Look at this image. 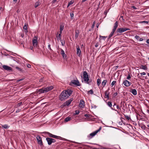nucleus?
Masks as SVG:
<instances>
[{
    "mask_svg": "<svg viewBox=\"0 0 149 149\" xmlns=\"http://www.w3.org/2000/svg\"><path fill=\"white\" fill-rule=\"evenodd\" d=\"M72 92V91L70 90L63 91L59 96V99L61 101H63L66 99L71 95Z\"/></svg>",
    "mask_w": 149,
    "mask_h": 149,
    "instance_id": "nucleus-1",
    "label": "nucleus"
},
{
    "mask_svg": "<svg viewBox=\"0 0 149 149\" xmlns=\"http://www.w3.org/2000/svg\"><path fill=\"white\" fill-rule=\"evenodd\" d=\"M83 79L85 83L89 84L91 85V81L89 80L88 75L86 71H84L83 72Z\"/></svg>",
    "mask_w": 149,
    "mask_h": 149,
    "instance_id": "nucleus-2",
    "label": "nucleus"
},
{
    "mask_svg": "<svg viewBox=\"0 0 149 149\" xmlns=\"http://www.w3.org/2000/svg\"><path fill=\"white\" fill-rule=\"evenodd\" d=\"M130 29L127 28H120L118 29L116 31V32L119 33H122L124 32L127 30H130Z\"/></svg>",
    "mask_w": 149,
    "mask_h": 149,
    "instance_id": "nucleus-3",
    "label": "nucleus"
},
{
    "mask_svg": "<svg viewBox=\"0 0 149 149\" xmlns=\"http://www.w3.org/2000/svg\"><path fill=\"white\" fill-rule=\"evenodd\" d=\"M36 138L38 141V143L40 146L43 145V143L41 137L38 135L36 136Z\"/></svg>",
    "mask_w": 149,
    "mask_h": 149,
    "instance_id": "nucleus-4",
    "label": "nucleus"
},
{
    "mask_svg": "<svg viewBox=\"0 0 149 149\" xmlns=\"http://www.w3.org/2000/svg\"><path fill=\"white\" fill-rule=\"evenodd\" d=\"M2 67L3 69L6 70L8 71H10L12 70V68L11 67L6 65H3L2 66Z\"/></svg>",
    "mask_w": 149,
    "mask_h": 149,
    "instance_id": "nucleus-5",
    "label": "nucleus"
},
{
    "mask_svg": "<svg viewBox=\"0 0 149 149\" xmlns=\"http://www.w3.org/2000/svg\"><path fill=\"white\" fill-rule=\"evenodd\" d=\"M98 131L99 130H96L95 131L91 133L88 136V137L89 139L92 138L97 133Z\"/></svg>",
    "mask_w": 149,
    "mask_h": 149,
    "instance_id": "nucleus-6",
    "label": "nucleus"
},
{
    "mask_svg": "<svg viewBox=\"0 0 149 149\" xmlns=\"http://www.w3.org/2000/svg\"><path fill=\"white\" fill-rule=\"evenodd\" d=\"M124 85L128 87L131 85V82L127 80H124L123 83Z\"/></svg>",
    "mask_w": 149,
    "mask_h": 149,
    "instance_id": "nucleus-7",
    "label": "nucleus"
},
{
    "mask_svg": "<svg viewBox=\"0 0 149 149\" xmlns=\"http://www.w3.org/2000/svg\"><path fill=\"white\" fill-rule=\"evenodd\" d=\"M71 83L75 85H76L77 86H80L79 81L77 79V80H72L71 81Z\"/></svg>",
    "mask_w": 149,
    "mask_h": 149,
    "instance_id": "nucleus-8",
    "label": "nucleus"
},
{
    "mask_svg": "<svg viewBox=\"0 0 149 149\" xmlns=\"http://www.w3.org/2000/svg\"><path fill=\"white\" fill-rule=\"evenodd\" d=\"M46 93L45 88H43L40 89L37 91V93L39 94L43 93Z\"/></svg>",
    "mask_w": 149,
    "mask_h": 149,
    "instance_id": "nucleus-9",
    "label": "nucleus"
},
{
    "mask_svg": "<svg viewBox=\"0 0 149 149\" xmlns=\"http://www.w3.org/2000/svg\"><path fill=\"white\" fill-rule=\"evenodd\" d=\"M81 54V51L79 47L77 45V54L79 56H80Z\"/></svg>",
    "mask_w": 149,
    "mask_h": 149,
    "instance_id": "nucleus-10",
    "label": "nucleus"
},
{
    "mask_svg": "<svg viewBox=\"0 0 149 149\" xmlns=\"http://www.w3.org/2000/svg\"><path fill=\"white\" fill-rule=\"evenodd\" d=\"M73 100V98H71L69 99L65 102L64 105L65 106H69L71 103V102Z\"/></svg>",
    "mask_w": 149,
    "mask_h": 149,
    "instance_id": "nucleus-11",
    "label": "nucleus"
},
{
    "mask_svg": "<svg viewBox=\"0 0 149 149\" xmlns=\"http://www.w3.org/2000/svg\"><path fill=\"white\" fill-rule=\"evenodd\" d=\"M45 88L46 93L53 89V87L52 86H50Z\"/></svg>",
    "mask_w": 149,
    "mask_h": 149,
    "instance_id": "nucleus-12",
    "label": "nucleus"
},
{
    "mask_svg": "<svg viewBox=\"0 0 149 149\" xmlns=\"http://www.w3.org/2000/svg\"><path fill=\"white\" fill-rule=\"evenodd\" d=\"M46 140L47 141L48 143V144L49 145H51L52 143L51 138L48 137L46 138Z\"/></svg>",
    "mask_w": 149,
    "mask_h": 149,
    "instance_id": "nucleus-13",
    "label": "nucleus"
},
{
    "mask_svg": "<svg viewBox=\"0 0 149 149\" xmlns=\"http://www.w3.org/2000/svg\"><path fill=\"white\" fill-rule=\"evenodd\" d=\"M84 102L83 100H80L79 106L81 108H83L84 106Z\"/></svg>",
    "mask_w": 149,
    "mask_h": 149,
    "instance_id": "nucleus-14",
    "label": "nucleus"
},
{
    "mask_svg": "<svg viewBox=\"0 0 149 149\" xmlns=\"http://www.w3.org/2000/svg\"><path fill=\"white\" fill-rule=\"evenodd\" d=\"M61 54L63 58H65L66 57V55L65 54L64 51L62 49H61Z\"/></svg>",
    "mask_w": 149,
    "mask_h": 149,
    "instance_id": "nucleus-15",
    "label": "nucleus"
},
{
    "mask_svg": "<svg viewBox=\"0 0 149 149\" xmlns=\"http://www.w3.org/2000/svg\"><path fill=\"white\" fill-rule=\"evenodd\" d=\"M130 92L132 93L134 95H136L137 94V92L136 90L135 89H131Z\"/></svg>",
    "mask_w": 149,
    "mask_h": 149,
    "instance_id": "nucleus-16",
    "label": "nucleus"
},
{
    "mask_svg": "<svg viewBox=\"0 0 149 149\" xmlns=\"http://www.w3.org/2000/svg\"><path fill=\"white\" fill-rule=\"evenodd\" d=\"M118 26V22L116 21L115 22L114 24V26L112 30L115 31L116 29Z\"/></svg>",
    "mask_w": 149,
    "mask_h": 149,
    "instance_id": "nucleus-17",
    "label": "nucleus"
},
{
    "mask_svg": "<svg viewBox=\"0 0 149 149\" xmlns=\"http://www.w3.org/2000/svg\"><path fill=\"white\" fill-rule=\"evenodd\" d=\"M32 44L34 47H36L37 45L38 41H36V40H32Z\"/></svg>",
    "mask_w": 149,
    "mask_h": 149,
    "instance_id": "nucleus-18",
    "label": "nucleus"
},
{
    "mask_svg": "<svg viewBox=\"0 0 149 149\" xmlns=\"http://www.w3.org/2000/svg\"><path fill=\"white\" fill-rule=\"evenodd\" d=\"M107 105L109 106L110 107H111V109L113 110H114L115 111H116V110L114 108L113 109V108L112 107V104L111 102H108L107 103Z\"/></svg>",
    "mask_w": 149,
    "mask_h": 149,
    "instance_id": "nucleus-19",
    "label": "nucleus"
},
{
    "mask_svg": "<svg viewBox=\"0 0 149 149\" xmlns=\"http://www.w3.org/2000/svg\"><path fill=\"white\" fill-rule=\"evenodd\" d=\"M61 33H60L58 34V35H57L56 36L57 39V40H60V41H61Z\"/></svg>",
    "mask_w": 149,
    "mask_h": 149,
    "instance_id": "nucleus-20",
    "label": "nucleus"
},
{
    "mask_svg": "<svg viewBox=\"0 0 149 149\" xmlns=\"http://www.w3.org/2000/svg\"><path fill=\"white\" fill-rule=\"evenodd\" d=\"M40 2L39 0L36 2L35 4V6H34L36 8L37 7L39 6L40 5Z\"/></svg>",
    "mask_w": 149,
    "mask_h": 149,
    "instance_id": "nucleus-21",
    "label": "nucleus"
},
{
    "mask_svg": "<svg viewBox=\"0 0 149 149\" xmlns=\"http://www.w3.org/2000/svg\"><path fill=\"white\" fill-rule=\"evenodd\" d=\"M79 33V31L78 30H77L75 31V37L76 39L77 38Z\"/></svg>",
    "mask_w": 149,
    "mask_h": 149,
    "instance_id": "nucleus-22",
    "label": "nucleus"
},
{
    "mask_svg": "<svg viewBox=\"0 0 149 149\" xmlns=\"http://www.w3.org/2000/svg\"><path fill=\"white\" fill-rule=\"evenodd\" d=\"M1 126L3 128L6 129H8L10 127V126L7 124L2 125Z\"/></svg>",
    "mask_w": 149,
    "mask_h": 149,
    "instance_id": "nucleus-23",
    "label": "nucleus"
},
{
    "mask_svg": "<svg viewBox=\"0 0 149 149\" xmlns=\"http://www.w3.org/2000/svg\"><path fill=\"white\" fill-rule=\"evenodd\" d=\"M115 31L112 30V31L111 32V33L110 34L109 36L108 39H109L110 38L113 36V35Z\"/></svg>",
    "mask_w": 149,
    "mask_h": 149,
    "instance_id": "nucleus-24",
    "label": "nucleus"
},
{
    "mask_svg": "<svg viewBox=\"0 0 149 149\" xmlns=\"http://www.w3.org/2000/svg\"><path fill=\"white\" fill-rule=\"evenodd\" d=\"M140 68L144 70H146L147 69V67L143 65H141L140 67Z\"/></svg>",
    "mask_w": 149,
    "mask_h": 149,
    "instance_id": "nucleus-25",
    "label": "nucleus"
},
{
    "mask_svg": "<svg viewBox=\"0 0 149 149\" xmlns=\"http://www.w3.org/2000/svg\"><path fill=\"white\" fill-rule=\"evenodd\" d=\"M97 85L99 86L101 83V80L100 79H98L97 80Z\"/></svg>",
    "mask_w": 149,
    "mask_h": 149,
    "instance_id": "nucleus-26",
    "label": "nucleus"
},
{
    "mask_svg": "<svg viewBox=\"0 0 149 149\" xmlns=\"http://www.w3.org/2000/svg\"><path fill=\"white\" fill-rule=\"evenodd\" d=\"M71 119V118L69 117H67V118H65V122H67L69 121H70V120Z\"/></svg>",
    "mask_w": 149,
    "mask_h": 149,
    "instance_id": "nucleus-27",
    "label": "nucleus"
},
{
    "mask_svg": "<svg viewBox=\"0 0 149 149\" xmlns=\"http://www.w3.org/2000/svg\"><path fill=\"white\" fill-rule=\"evenodd\" d=\"M107 82V81L106 80H104L102 82V85L103 86H104L106 84Z\"/></svg>",
    "mask_w": 149,
    "mask_h": 149,
    "instance_id": "nucleus-28",
    "label": "nucleus"
},
{
    "mask_svg": "<svg viewBox=\"0 0 149 149\" xmlns=\"http://www.w3.org/2000/svg\"><path fill=\"white\" fill-rule=\"evenodd\" d=\"M23 29L25 30V32H27V26H26V24H25L23 27Z\"/></svg>",
    "mask_w": 149,
    "mask_h": 149,
    "instance_id": "nucleus-29",
    "label": "nucleus"
},
{
    "mask_svg": "<svg viewBox=\"0 0 149 149\" xmlns=\"http://www.w3.org/2000/svg\"><path fill=\"white\" fill-rule=\"evenodd\" d=\"M64 26L61 25L60 26V33H62V32Z\"/></svg>",
    "mask_w": 149,
    "mask_h": 149,
    "instance_id": "nucleus-30",
    "label": "nucleus"
},
{
    "mask_svg": "<svg viewBox=\"0 0 149 149\" xmlns=\"http://www.w3.org/2000/svg\"><path fill=\"white\" fill-rule=\"evenodd\" d=\"M52 138L59 139V138H61V137L59 136H58L55 135H53Z\"/></svg>",
    "mask_w": 149,
    "mask_h": 149,
    "instance_id": "nucleus-31",
    "label": "nucleus"
},
{
    "mask_svg": "<svg viewBox=\"0 0 149 149\" xmlns=\"http://www.w3.org/2000/svg\"><path fill=\"white\" fill-rule=\"evenodd\" d=\"M15 68L17 69L18 71H19L20 72H22L23 70H22L21 68H19L17 67H15Z\"/></svg>",
    "mask_w": 149,
    "mask_h": 149,
    "instance_id": "nucleus-32",
    "label": "nucleus"
},
{
    "mask_svg": "<svg viewBox=\"0 0 149 149\" xmlns=\"http://www.w3.org/2000/svg\"><path fill=\"white\" fill-rule=\"evenodd\" d=\"M46 133L49 136L52 137L53 134H52L48 132H46Z\"/></svg>",
    "mask_w": 149,
    "mask_h": 149,
    "instance_id": "nucleus-33",
    "label": "nucleus"
},
{
    "mask_svg": "<svg viewBox=\"0 0 149 149\" xmlns=\"http://www.w3.org/2000/svg\"><path fill=\"white\" fill-rule=\"evenodd\" d=\"M116 83V81H112L111 84V86L112 87Z\"/></svg>",
    "mask_w": 149,
    "mask_h": 149,
    "instance_id": "nucleus-34",
    "label": "nucleus"
},
{
    "mask_svg": "<svg viewBox=\"0 0 149 149\" xmlns=\"http://www.w3.org/2000/svg\"><path fill=\"white\" fill-rule=\"evenodd\" d=\"M105 96H106V98L108 99L109 98V94L107 92L105 93Z\"/></svg>",
    "mask_w": 149,
    "mask_h": 149,
    "instance_id": "nucleus-35",
    "label": "nucleus"
},
{
    "mask_svg": "<svg viewBox=\"0 0 149 149\" xmlns=\"http://www.w3.org/2000/svg\"><path fill=\"white\" fill-rule=\"evenodd\" d=\"M38 36H34L33 40H36V41H38Z\"/></svg>",
    "mask_w": 149,
    "mask_h": 149,
    "instance_id": "nucleus-36",
    "label": "nucleus"
},
{
    "mask_svg": "<svg viewBox=\"0 0 149 149\" xmlns=\"http://www.w3.org/2000/svg\"><path fill=\"white\" fill-rule=\"evenodd\" d=\"M22 104V102H20L18 103L16 107H18L20 106Z\"/></svg>",
    "mask_w": 149,
    "mask_h": 149,
    "instance_id": "nucleus-37",
    "label": "nucleus"
},
{
    "mask_svg": "<svg viewBox=\"0 0 149 149\" xmlns=\"http://www.w3.org/2000/svg\"><path fill=\"white\" fill-rule=\"evenodd\" d=\"M125 118L127 120H129L130 119V118L128 116L125 115Z\"/></svg>",
    "mask_w": 149,
    "mask_h": 149,
    "instance_id": "nucleus-38",
    "label": "nucleus"
},
{
    "mask_svg": "<svg viewBox=\"0 0 149 149\" xmlns=\"http://www.w3.org/2000/svg\"><path fill=\"white\" fill-rule=\"evenodd\" d=\"M79 110H76L75 111V113H74V115H77L79 114Z\"/></svg>",
    "mask_w": 149,
    "mask_h": 149,
    "instance_id": "nucleus-39",
    "label": "nucleus"
},
{
    "mask_svg": "<svg viewBox=\"0 0 149 149\" xmlns=\"http://www.w3.org/2000/svg\"><path fill=\"white\" fill-rule=\"evenodd\" d=\"M70 16L71 19H73L74 18V14L73 13H70Z\"/></svg>",
    "mask_w": 149,
    "mask_h": 149,
    "instance_id": "nucleus-40",
    "label": "nucleus"
},
{
    "mask_svg": "<svg viewBox=\"0 0 149 149\" xmlns=\"http://www.w3.org/2000/svg\"><path fill=\"white\" fill-rule=\"evenodd\" d=\"M95 24V21H94L93 22V24H92V26H91V27L92 28H93L94 27Z\"/></svg>",
    "mask_w": 149,
    "mask_h": 149,
    "instance_id": "nucleus-41",
    "label": "nucleus"
},
{
    "mask_svg": "<svg viewBox=\"0 0 149 149\" xmlns=\"http://www.w3.org/2000/svg\"><path fill=\"white\" fill-rule=\"evenodd\" d=\"M100 37L102 39H103V40H105L106 38L107 37H105V36H100Z\"/></svg>",
    "mask_w": 149,
    "mask_h": 149,
    "instance_id": "nucleus-42",
    "label": "nucleus"
},
{
    "mask_svg": "<svg viewBox=\"0 0 149 149\" xmlns=\"http://www.w3.org/2000/svg\"><path fill=\"white\" fill-rule=\"evenodd\" d=\"M139 23H146V24H148V22L147 21H143L140 22H139Z\"/></svg>",
    "mask_w": 149,
    "mask_h": 149,
    "instance_id": "nucleus-43",
    "label": "nucleus"
},
{
    "mask_svg": "<svg viewBox=\"0 0 149 149\" xmlns=\"http://www.w3.org/2000/svg\"><path fill=\"white\" fill-rule=\"evenodd\" d=\"M131 77H130V74H129L128 76H127V80H130V79H131Z\"/></svg>",
    "mask_w": 149,
    "mask_h": 149,
    "instance_id": "nucleus-44",
    "label": "nucleus"
},
{
    "mask_svg": "<svg viewBox=\"0 0 149 149\" xmlns=\"http://www.w3.org/2000/svg\"><path fill=\"white\" fill-rule=\"evenodd\" d=\"M61 42L62 45L63 46H64L65 45V41H63V40H61Z\"/></svg>",
    "mask_w": 149,
    "mask_h": 149,
    "instance_id": "nucleus-45",
    "label": "nucleus"
},
{
    "mask_svg": "<svg viewBox=\"0 0 149 149\" xmlns=\"http://www.w3.org/2000/svg\"><path fill=\"white\" fill-rule=\"evenodd\" d=\"M89 92L91 94H92L93 93V92L92 89L89 91Z\"/></svg>",
    "mask_w": 149,
    "mask_h": 149,
    "instance_id": "nucleus-46",
    "label": "nucleus"
},
{
    "mask_svg": "<svg viewBox=\"0 0 149 149\" xmlns=\"http://www.w3.org/2000/svg\"><path fill=\"white\" fill-rule=\"evenodd\" d=\"M73 3V1L71 0L70 1L69 3H69V5H71Z\"/></svg>",
    "mask_w": 149,
    "mask_h": 149,
    "instance_id": "nucleus-47",
    "label": "nucleus"
},
{
    "mask_svg": "<svg viewBox=\"0 0 149 149\" xmlns=\"http://www.w3.org/2000/svg\"><path fill=\"white\" fill-rule=\"evenodd\" d=\"M24 79V78H22L20 79H18V80H17L16 81L17 82H19L21 81H22V80H23Z\"/></svg>",
    "mask_w": 149,
    "mask_h": 149,
    "instance_id": "nucleus-48",
    "label": "nucleus"
},
{
    "mask_svg": "<svg viewBox=\"0 0 149 149\" xmlns=\"http://www.w3.org/2000/svg\"><path fill=\"white\" fill-rule=\"evenodd\" d=\"M135 38L136 39L138 40V39L140 38V37L139 36H138L136 35L135 37Z\"/></svg>",
    "mask_w": 149,
    "mask_h": 149,
    "instance_id": "nucleus-49",
    "label": "nucleus"
},
{
    "mask_svg": "<svg viewBox=\"0 0 149 149\" xmlns=\"http://www.w3.org/2000/svg\"><path fill=\"white\" fill-rule=\"evenodd\" d=\"M118 95V93L117 92H116V93H114L113 94L114 97H116V96H117Z\"/></svg>",
    "mask_w": 149,
    "mask_h": 149,
    "instance_id": "nucleus-50",
    "label": "nucleus"
},
{
    "mask_svg": "<svg viewBox=\"0 0 149 149\" xmlns=\"http://www.w3.org/2000/svg\"><path fill=\"white\" fill-rule=\"evenodd\" d=\"M140 74H141V76L144 75H145L146 74V73L145 72H143L142 73H141Z\"/></svg>",
    "mask_w": 149,
    "mask_h": 149,
    "instance_id": "nucleus-51",
    "label": "nucleus"
},
{
    "mask_svg": "<svg viewBox=\"0 0 149 149\" xmlns=\"http://www.w3.org/2000/svg\"><path fill=\"white\" fill-rule=\"evenodd\" d=\"M27 67L28 68H31V65L29 64H27Z\"/></svg>",
    "mask_w": 149,
    "mask_h": 149,
    "instance_id": "nucleus-52",
    "label": "nucleus"
},
{
    "mask_svg": "<svg viewBox=\"0 0 149 149\" xmlns=\"http://www.w3.org/2000/svg\"><path fill=\"white\" fill-rule=\"evenodd\" d=\"M50 44H49L48 45V49H50V50H52L51 47H50Z\"/></svg>",
    "mask_w": 149,
    "mask_h": 149,
    "instance_id": "nucleus-53",
    "label": "nucleus"
},
{
    "mask_svg": "<svg viewBox=\"0 0 149 149\" xmlns=\"http://www.w3.org/2000/svg\"><path fill=\"white\" fill-rule=\"evenodd\" d=\"M52 143H54L56 142V140H55L54 139H52Z\"/></svg>",
    "mask_w": 149,
    "mask_h": 149,
    "instance_id": "nucleus-54",
    "label": "nucleus"
},
{
    "mask_svg": "<svg viewBox=\"0 0 149 149\" xmlns=\"http://www.w3.org/2000/svg\"><path fill=\"white\" fill-rule=\"evenodd\" d=\"M132 8L135 10H136V9H137V8H136L135 6H132Z\"/></svg>",
    "mask_w": 149,
    "mask_h": 149,
    "instance_id": "nucleus-55",
    "label": "nucleus"
},
{
    "mask_svg": "<svg viewBox=\"0 0 149 149\" xmlns=\"http://www.w3.org/2000/svg\"><path fill=\"white\" fill-rule=\"evenodd\" d=\"M21 111V109H18L16 111V113H18V112H20Z\"/></svg>",
    "mask_w": 149,
    "mask_h": 149,
    "instance_id": "nucleus-56",
    "label": "nucleus"
},
{
    "mask_svg": "<svg viewBox=\"0 0 149 149\" xmlns=\"http://www.w3.org/2000/svg\"><path fill=\"white\" fill-rule=\"evenodd\" d=\"M100 149H109V148H106L105 147H102Z\"/></svg>",
    "mask_w": 149,
    "mask_h": 149,
    "instance_id": "nucleus-57",
    "label": "nucleus"
},
{
    "mask_svg": "<svg viewBox=\"0 0 149 149\" xmlns=\"http://www.w3.org/2000/svg\"><path fill=\"white\" fill-rule=\"evenodd\" d=\"M85 116L86 118H88L89 117V116L87 114H85L84 115Z\"/></svg>",
    "mask_w": 149,
    "mask_h": 149,
    "instance_id": "nucleus-58",
    "label": "nucleus"
},
{
    "mask_svg": "<svg viewBox=\"0 0 149 149\" xmlns=\"http://www.w3.org/2000/svg\"><path fill=\"white\" fill-rule=\"evenodd\" d=\"M146 112L148 114H149V109L146 110Z\"/></svg>",
    "mask_w": 149,
    "mask_h": 149,
    "instance_id": "nucleus-59",
    "label": "nucleus"
},
{
    "mask_svg": "<svg viewBox=\"0 0 149 149\" xmlns=\"http://www.w3.org/2000/svg\"><path fill=\"white\" fill-rule=\"evenodd\" d=\"M143 40V39L142 38H140L139 39V41H142Z\"/></svg>",
    "mask_w": 149,
    "mask_h": 149,
    "instance_id": "nucleus-60",
    "label": "nucleus"
},
{
    "mask_svg": "<svg viewBox=\"0 0 149 149\" xmlns=\"http://www.w3.org/2000/svg\"><path fill=\"white\" fill-rule=\"evenodd\" d=\"M146 42L147 43L149 44V39L147 40Z\"/></svg>",
    "mask_w": 149,
    "mask_h": 149,
    "instance_id": "nucleus-61",
    "label": "nucleus"
},
{
    "mask_svg": "<svg viewBox=\"0 0 149 149\" xmlns=\"http://www.w3.org/2000/svg\"><path fill=\"white\" fill-rule=\"evenodd\" d=\"M98 46V44L97 43L95 45V47H97Z\"/></svg>",
    "mask_w": 149,
    "mask_h": 149,
    "instance_id": "nucleus-62",
    "label": "nucleus"
},
{
    "mask_svg": "<svg viewBox=\"0 0 149 149\" xmlns=\"http://www.w3.org/2000/svg\"><path fill=\"white\" fill-rule=\"evenodd\" d=\"M56 0H53L52 1V2H53V3H54V2H56Z\"/></svg>",
    "mask_w": 149,
    "mask_h": 149,
    "instance_id": "nucleus-63",
    "label": "nucleus"
},
{
    "mask_svg": "<svg viewBox=\"0 0 149 149\" xmlns=\"http://www.w3.org/2000/svg\"><path fill=\"white\" fill-rule=\"evenodd\" d=\"M116 108H117V109H119V107L118 106V105H117V106H116Z\"/></svg>",
    "mask_w": 149,
    "mask_h": 149,
    "instance_id": "nucleus-64",
    "label": "nucleus"
}]
</instances>
